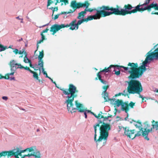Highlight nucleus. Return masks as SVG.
Segmentation results:
<instances>
[{
	"label": "nucleus",
	"instance_id": "nucleus-47",
	"mask_svg": "<svg viewBox=\"0 0 158 158\" xmlns=\"http://www.w3.org/2000/svg\"><path fill=\"white\" fill-rule=\"evenodd\" d=\"M23 69H24L26 70H27L29 71L30 72L31 71H31V69H30V68L29 67H23Z\"/></svg>",
	"mask_w": 158,
	"mask_h": 158
},
{
	"label": "nucleus",
	"instance_id": "nucleus-59",
	"mask_svg": "<svg viewBox=\"0 0 158 158\" xmlns=\"http://www.w3.org/2000/svg\"><path fill=\"white\" fill-rule=\"evenodd\" d=\"M48 78L51 80V81L52 82V83H53V81L52 79L50 77H48Z\"/></svg>",
	"mask_w": 158,
	"mask_h": 158
},
{
	"label": "nucleus",
	"instance_id": "nucleus-13",
	"mask_svg": "<svg viewBox=\"0 0 158 158\" xmlns=\"http://www.w3.org/2000/svg\"><path fill=\"white\" fill-rule=\"evenodd\" d=\"M15 149H14L10 152L6 151H3L0 153V157L2 156H5L7 155L9 156H14L15 158H18V153L15 152L14 151Z\"/></svg>",
	"mask_w": 158,
	"mask_h": 158
},
{
	"label": "nucleus",
	"instance_id": "nucleus-24",
	"mask_svg": "<svg viewBox=\"0 0 158 158\" xmlns=\"http://www.w3.org/2000/svg\"><path fill=\"white\" fill-rule=\"evenodd\" d=\"M102 96L104 98L105 102H107L108 100H109V98L108 97V94L107 93H106V94H103L102 93Z\"/></svg>",
	"mask_w": 158,
	"mask_h": 158
},
{
	"label": "nucleus",
	"instance_id": "nucleus-51",
	"mask_svg": "<svg viewBox=\"0 0 158 158\" xmlns=\"http://www.w3.org/2000/svg\"><path fill=\"white\" fill-rule=\"evenodd\" d=\"M25 55V57H24V58H27V54L26 52L25 51V50H24V53H23Z\"/></svg>",
	"mask_w": 158,
	"mask_h": 158
},
{
	"label": "nucleus",
	"instance_id": "nucleus-52",
	"mask_svg": "<svg viewBox=\"0 0 158 158\" xmlns=\"http://www.w3.org/2000/svg\"><path fill=\"white\" fill-rule=\"evenodd\" d=\"M40 35L41 36V39L43 40L45 39L44 36V35L42 33H41Z\"/></svg>",
	"mask_w": 158,
	"mask_h": 158
},
{
	"label": "nucleus",
	"instance_id": "nucleus-12",
	"mask_svg": "<svg viewBox=\"0 0 158 158\" xmlns=\"http://www.w3.org/2000/svg\"><path fill=\"white\" fill-rule=\"evenodd\" d=\"M156 47H157L153 52H152V50H151L146 54V55L148 57L151 62L154 59H158V44L155 46L154 48Z\"/></svg>",
	"mask_w": 158,
	"mask_h": 158
},
{
	"label": "nucleus",
	"instance_id": "nucleus-55",
	"mask_svg": "<svg viewBox=\"0 0 158 158\" xmlns=\"http://www.w3.org/2000/svg\"><path fill=\"white\" fill-rule=\"evenodd\" d=\"M52 83H54L56 87L57 88H60V87L57 86L56 83L55 82L53 81V82Z\"/></svg>",
	"mask_w": 158,
	"mask_h": 158
},
{
	"label": "nucleus",
	"instance_id": "nucleus-43",
	"mask_svg": "<svg viewBox=\"0 0 158 158\" xmlns=\"http://www.w3.org/2000/svg\"><path fill=\"white\" fill-rule=\"evenodd\" d=\"M135 105V103H133L132 102H131L128 105V106H129L131 108H133L134 106Z\"/></svg>",
	"mask_w": 158,
	"mask_h": 158
},
{
	"label": "nucleus",
	"instance_id": "nucleus-15",
	"mask_svg": "<svg viewBox=\"0 0 158 158\" xmlns=\"http://www.w3.org/2000/svg\"><path fill=\"white\" fill-rule=\"evenodd\" d=\"M82 6H83L81 4V3H77L75 1H72L71 2V6L73 8V10H75L77 9L82 7Z\"/></svg>",
	"mask_w": 158,
	"mask_h": 158
},
{
	"label": "nucleus",
	"instance_id": "nucleus-56",
	"mask_svg": "<svg viewBox=\"0 0 158 158\" xmlns=\"http://www.w3.org/2000/svg\"><path fill=\"white\" fill-rule=\"evenodd\" d=\"M13 45H10L8 48L7 47V48H12L13 49H14V48H12V47H13Z\"/></svg>",
	"mask_w": 158,
	"mask_h": 158
},
{
	"label": "nucleus",
	"instance_id": "nucleus-57",
	"mask_svg": "<svg viewBox=\"0 0 158 158\" xmlns=\"http://www.w3.org/2000/svg\"><path fill=\"white\" fill-rule=\"evenodd\" d=\"M38 47H39V45H38V44H37V49L36 51H35V53L36 51H37L38 50Z\"/></svg>",
	"mask_w": 158,
	"mask_h": 158
},
{
	"label": "nucleus",
	"instance_id": "nucleus-1",
	"mask_svg": "<svg viewBox=\"0 0 158 158\" xmlns=\"http://www.w3.org/2000/svg\"><path fill=\"white\" fill-rule=\"evenodd\" d=\"M148 57L147 56L145 60L142 63V64L139 67H138V65L137 63H129L128 65L130 66L129 68L126 67L122 66H117V67L123 68L125 70H128V72L130 74V76L128 77L130 79H137L142 76L143 73L145 72L147 69L146 67L148 64H149L150 62Z\"/></svg>",
	"mask_w": 158,
	"mask_h": 158
},
{
	"label": "nucleus",
	"instance_id": "nucleus-39",
	"mask_svg": "<svg viewBox=\"0 0 158 158\" xmlns=\"http://www.w3.org/2000/svg\"><path fill=\"white\" fill-rule=\"evenodd\" d=\"M24 61L25 63H31V60L27 57V58H24Z\"/></svg>",
	"mask_w": 158,
	"mask_h": 158
},
{
	"label": "nucleus",
	"instance_id": "nucleus-35",
	"mask_svg": "<svg viewBox=\"0 0 158 158\" xmlns=\"http://www.w3.org/2000/svg\"><path fill=\"white\" fill-rule=\"evenodd\" d=\"M140 131L138 132L135 135V136H134V138H132V139H133L134 138H135L136 136H139L140 135H141V134L142 135V133H141V131L140 130Z\"/></svg>",
	"mask_w": 158,
	"mask_h": 158
},
{
	"label": "nucleus",
	"instance_id": "nucleus-64",
	"mask_svg": "<svg viewBox=\"0 0 158 158\" xmlns=\"http://www.w3.org/2000/svg\"><path fill=\"white\" fill-rule=\"evenodd\" d=\"M23 40L22 38H21L20 39H19V40H18V41H22Z\"/></svg>",
	"mask_w": 158,
	"mask_h": 158
},
{
	"label": "nucleus",
	"instance_id": "nucleus-54",
	"mask_svg": "<svg viewBox=\"0 0 158 158\" xmlns=\"http://www.w3.org/2000/svg\"><path fill=\"white\" fill-rule=\"evenodd\" d=\"M49 24V23H47V24H46L45 25H43L42 26H40V27H39L40 28H41V27H44L45 26H48V25Z\"/></svg>",
	"mask_w": 158,
	"mask_h": 158
},
{
	"label": "nucleus",
	"instance_id": "nucleus-11",
	"mask_svg": "<svg viewBox=\"0 0 158 158\" xmlns=\"http://www.w3.org/2000/svg\"><path fill=\"white\" fill-rule=\"evenodd\" d=\"M75 106L74 105L75 110H69L70 112L72 113L73 112H75L76 110H77L78 111L80 112H84L85 116V118H87V110H85L83 109V105L78 102L77 101H75Z\"/></svg>",
	"mask_w": 158,
	"mask_h": 158
},
{
	"label": "nucleus",
	"instance_id": "nucleus-23",
	"mask_svg": "<svg viewBox=\"0 0 158 158\" xmlns=\"http://www.w3.org/2000/svg\"><path fill=\"white\" fill-rule=\"evenodd\" d=\"M43 66H44V65H43V66H42L41 65L39 66L40 67L39 68V70L40 71V73L41 72V70L42 69V72H43V74L45 75V77H46L48 78L49 77L48 76L47 74L46 73V72L45 71H44V68H43Z\"/></svg>",
	"mask_w": 158,
	"mask_h": 158
},
{
	"label": "nucleus",
	"instance_id": "nucleus-28",
	"mask_svg": "<svg viewBox=\"0 0 158 158\" xmlns=\"http://www.w3.org/2000/svg\"><path fill=\"white\" fill-rule=\"evenodd\" d=\"M135 126L136 127V128H139V129H141L142 128V124L141 123L138 122H135L134 123Z\"/></svg>",
	"mask_w": 158,
	"mask_h": 158
},
{
	"label": "nucleus",
	"instance_id": "nucleus-22",
	"mask_svg": "<svg viewBox=\"0 0 158 158\" xmlns=\"http://www.w3.org/2000/svg\"><path fill=\"white\" fill-rule=\"evenodd\" d=\"M87 113H91L95 117L99 119H102V118L103 117L102 115H101L100 114H98V116H97L96 114H95L93 112H91V111L89 110H87Z\"/></svg>",
	"mask_w": 158,
	"mask_h": 158
},
{
	"label": "nucleus",
	"instance_id": "nucleus-5",
	"mask_svg": "<svg viewBox=\"0 0 158 158\" xmlns=\"http://www.w3.org/2000/svg\"><path fill=\"white\" fill-rule=\"evenodd\" d=\"M131 80L127 81L128 86L127 91L130 94H140L143 91V89L141 82L136 80V79H131Z\"/></svg>",
	"mask_w": 158,
	"mask_h": 158
},
{
	"label": "nucleus",
	"instance_id": "nucleus-7",
	"mask_svg": "<svg viewBox=\"0 0 158 158\" xmlns=\"http://www.w3.org/2000/svg\"><path fill=\"white\" fill-rule=\"evenodd\" d=\"M77 20L75 19L72 21L69 24H61L59 25L58 24H55L52 26L50 31L52 32V34L54 35L56 32L60 30L61 28L64 27H71L70 29L72 30H77L78 28V26L77 25Z\"/></svg>",
	"mask_w": 158,
	"mask_h": 158
},
{
	"label": "nucleus",
	"instance_id": "nucleus-61",
	"mask_svg": "<svg viewBox=\"0 0 158 158\" xmlns=\"http://www.w3.org/2000/svg\"><path fill=\"white\" fill-rule=\"evenodd\" d=\"M16 19H19V20H21V19H22V18H19V16H18V17H16Z\"/></svg>",
	"mask_w": 158,
	"mask_h": 158
},
{
	"label": "nucleus",
	"instance_id": "nucleus-48",
	"mask_svg": "<svg viewBox=\"0 0 158 158\" xmlns=\"http://www.w3.org/2000/svg\"><path fill=\"white\" fill-rule=\"evenodd\" d=\"M48 29L47 28L43 30L41 32V33H42V34H43V33L47 32H48Z\"/></svg>",
	"mask_w": 158,
	"mask_h": 158
},
{
	"label": "nucleus",
	"instance_id": "nucleus-29",
	"mask_svg": "<svg viewBox=\"0 0 158 158\" xmlns=\"http://www.w3.org/2000/svg\"><path fill=\"white\" fill-rule=\"evenodd\" d=\"M81 4L82 5V7H85V8H88L89 5V3L88 2V1H85V3H82Z\"/></svg>",
	"mask_w": 158,
	"mask_h": 158
},
{
	"label": "nucleus",
	"instance_id": "nucleus-45",
	"mask_svg": "<svg viewBox=\"0 0 158 158\" xmlns=\"http://www.w3.org/2000/svg\"><path fill=\"white\" fill-rule=\"evenodd\" d=\"M62 14H63L62 12L60 13L59 14H58V15H56L54 17H53V18L52 17V19H53L54 20H56L58 18L59 16L60 15H62Z\"/></svg>",
	"mask_w": 158,
	"mask_h": 158
},
{
	"label": "nucleus",
	"instance_id": "nucleus-9",
	"mask_svg": "<svg viewBox=\"0 0 158 158\" xmlns=\"http://www.w3.org/2000/svg\"><path fill=\"white\" fill-rule=\"evenodd\" d=\"M37 150L35 146L27 148L24 150H21L18 148L15 149L14 151L18 153V158H28L30 156V154H33Z\"/></svg>",
	"mask_w": 158,
	"mask_h": 158
},
{
	"label": "nucleus",
	"instance_id": "nucleus-4",
	"mask_svg": "<svg viewBox=\"0 0 158 158\" xmlns=\"http://www.w3.org/2000/svg\"><path fill=\"white\" fill-rule=\"evenodd\" d=\"M61 90L63 93L67 95L66 97L67 98L65 102V103L67 105L68 110L69 111V110H75L74 105L73 102L74 101V98L76 96L74 95V94L76 90V88L73 85H70L69 89H66V90L64 89L59 88Z\"/></svg>",
	"mask_w": 158,
	"mask_h": 158
},
{
	"label": "nucleus",
	"instance_id": "nucleus-14",
	"mask_svg": "<svg viewBox=\"0 0 158 158\" xmlns=\"http://www.w3.org/2000/svg\"><path fill=\"white\" fill-rule=\"evenodd\" d=\"M102 123V119H98V122L96 123L94 125V140L96 141H96L97 140L96 139V131L97 130V128L100 127V124Z\"/></svg>",
	"mask_w": 158,
	"mask_h": 158
},
{
	"label": "nucleus",
	"instance_id": "nucleus-3",
	"mask_svg": "<svg viewBox=\"0 0 158 158\" xmlns=\"http://www.w3.org/2000/svg\"><path fill=\"white\" fill-rule=\"evenodd\" d=\"M110 117L108 116L107 118L103 117L102 118V123L100 124V136L96 141L97 144L102 142L103 145H104L106 143L109 135V131L110 130L111 127L109 123H105V121L108 120V118Z\"/></svg>",
	"mask_w": 158,
	"mask_h": 158
},
{
	"label": "nucleus",
	"instance_id": "nucleus-18",
	"mask_svg": "<svg viewBox=\"0 0 158 158\" xmlns=\"http://www.w3.org/2000/svg\"><path fill=\"white\" fill-rule=\"evenodd\" d=\"M135 132V130H129L128 129H126L124 133L128 137L132 139V138H131L132 137V135L134 134Z\"/></svg>",
	"mask_w": 158,
	"mask_h": 158
},
{
	"label": "nucleus",
	"instance_id": "nucleus-41",
	"mask_svg": "<svg viewBox=\"0 0 158 158\" xmlns=\"http://www.w3.org/2000/svg\"><path fill=\"white\" fill-rule=\"evenodd\" d=\"M74 11H75V10H70L69 12H64V13H63V14H69V13H73L74 12Z\"/></svg>",
	"mask_w": 158,
	"mask_h": 158
},
{
	"label": "nucleus",
	"instance_id": "nucleus-31",
	"mask_svg": "<svg viewBox=\"0 0 158 158\" xmlns=\"http://www.w3.org/2000/svg\"><path fill=\"white\" fill-rule=\"evenodd\" d=\"M152 3H153L154 5L153 8H154L155 10H158V4L157 3L154 2H152Z\"/></svg>",
	"mask_w": 158,
	"mask_h": 158
},
{
	"label": "nucleus",
	"instance_id": "nucleus-25",
	"mask_svg": "<svg viewBox=\"0 0 158 158\" xmlns=\"http://www.w3.org/2000/svg\"><path fill=\"white\" fill-rule=\"evenodd\" d=\"M101 72H99L98 73V77L100 81L103 84H106V81H104L103 79H102L101 78Z\"/></svg>",
	"mask_w": 158,
	"mask_h": 158
},
{
	"label": "nucleus",
	"instance_id": "nucleus-30",
	"mask_svg": "<svg viewBox=\"0 0 158 158\" xmlns=\"http://www.w3.org/2000/svg\"><path fill=\"white\" fill-rule=\"evenodd\" d=\"M112 65H110L109 67H108V68L106 69H103L102 71H101L100 72H101V73L102 72H110L111 70H110V69L111 68V67H112Z\"/></svg>",
	"mask_w": 158,
	"mask_h": 158
},
{
	"label": "nucleus",
	"instance_id": "nucleus-6",
	"mask_svg": "<svg viewBox=\"0 0 158 158\" xmlns=\"http://www.w3.org/2000/svg\"><path fill=\"white\" fill-rule=\"evenodd\" d=\"M109 10L108 6H102L99 10H97V13L95 15L89 16L86 18L80 19L76 23L77 25L78 26V25L81 24L84 22H87L93 19H99L101 16L105 17L106 16L104 15L106 14L107 11H105V10Z\"/></svg>",
	"mask_w": 158,
	"mask_h": 158
},
{
	"label": "nucleus",
	"instance_id": "nucleus-63",
	"mask_svg": "<svg viewBox=\"0 0 158 158\" xmlns=\"http://www.w3.org/2000/svg\"><path fill=\"white\" fill-rule=\"evenodd\" d=\"M30 63V66L31 67L33 68V65L31 64V63Z\"/></svg>",
	"mask_w": 158,
	"mask_h": 158
},
{
	"label": "nucleus",
	"instance_id": "nucleus-49",
	"mask_svg": "<svg viewBox=\"0 0 158 158\" xmlns=\"http://www.w3.org/2000/svg\"><path fill=\"white\" fill-rule=\"evenodd\" d=\"M2 98L5 101H7L8 99L7 97V96H3Z\"/></svg>",
	"mask_w": 158,
	"mask_h": 158
},
{
	"label": "nucleus",
	"instance_id": "nucleus-20",
	"mask_svg": "<svg viewBox=\"0 0 158 158\" xmlns=\"http://www.w3.org/2000/svg\"><path fill=\"white\" fill-rule=\"evenodd\" d=\"M30 156H33L35 158H41V154L40 152L37 149L33 154H30Z\"/></svg>",
	"mask_w": 158,
	"mask_h": 158
},
{
	"label": "nucleus",
	"instance_id": "nucleus-58",
	"mask_svg": "<svg viewBox=\"0 0 158 158\" xmlns=\"http://www.w3.org/2000/svg\"><path fill=\"white\" fill-rule=\"evenodd\" d=\"M55 1H56V2L55 3V5H56L57 4V3H59V0H56Z\"/></svg>",
	"mask_w": 158,
	"mask_h": 158
},
{
	"label": "nucleus",
	"instance_id": "nucleus-2",
	"mask_svg": "<svg viewBox=\"0 0 158 158\" xmlns=\"http://www.w3.org/2000/svg\"><path fill=\"white\" fill-rule=\"evenodd\" d=\"M154 6L153 3H151L150 5H147L144 8H143L142 5H138L135 8L131 10L133 8L130 5H125L124 9H119L118 8H110L108 7L109 10L106 12V14L105 16L109 15L112 14H114L116 15H125L126 14H131L132 13H135L137 11H144L145 10L150 9L151 8L153 7Z\"/></svg>",
	"mask_w": 158,
	"mask_h": 158
},
{
	"label": "nucleus",
	"instance_id": "nucleus-16",
	"mask_svg": "<svg viewBox=\"0 0 158 158\" xmlns=\"http://www.w3.org/2000/svg\"><path fill=\"white\" fill-rule=\"evenodd\" d=\"M123 101L121 100L118 99H113L111 100V103L114 105V107L115 108L116 107H118L121 105Z\"/></svg>",
	"mask_w": 158,
	"mask_h": 158
},
{
	"label": "nucleus",
	"instance_id": "nucleus-38",
	"mask_svg": "<svg viewBox=\"0 0 158 158\" xmlns=\"http://www.w3.org/2000/svg\"><path fill=\"white\" fill-rule=\"evenodd\" d=\"M112 65V66L111 67V68L110 69V70H111V72H114V71L116 69V65Z\"/></svg>",
	"mask_w": 158,
	"mask_h": 158
},
{
	"label": "nucleus",
	"instance_id": "nucleus-33",
	"mask_svg": "<svg viewBox=\"0 0 158 158\" xmlns=\"http://www.w3.org/2000/svg\"><path fill=\"white\" fill-rule=\"evenodd\" d=\"M109 86L107 85H105L102 87V88L103 89H104V91L102 92L103 94H106V90L108 88Z\"/></svg>",
	"mask_w": 158,
	"mask_h": 158
},
{
	"label": "nucleus",
	"instance_id": "nucleus-32",
	"mask_svg": "<svg viewBox=\"0 0 158 158\" xmlns=\"http://www.w3.org/2000/svg\"><path fill=\"white\" fill-rule=\"evenodd\" d=\"M7 48V46L3 47L2 45L0 44V52L4 51Z\"/></svg>",
	"mask_w": 158,
	"mask_h": 158
},
{
	"label": "nucleus",
	"instance_id": "nucleus-34",
	"mask_svg": "<svg viewBox=\"0 0 158 158\" xmlns=\"http://www.w3.org/2000/svg\"><path fill=\"white\" fill-rule=\"evenodd\" d=\"M102 7H101V8ZM100 9H99V10H100ZM96 10L95 9H94V10H90V9H88V8H85L84 10V11H85V12H86V11H88V12H92L94 10ZM97 10H96V12L97 11ZM96 13H97V12H96ZM97 13H96V14Z\"/></svg>",
	"mask_w": 158,
	"mask_h": 158
},
{
	"label": "nucleus",
	"instance_id": "nucleus-10",
	"mask_svg": "<svg viewBox=\"0 0 158 158\" xmlns=\"http://www.w3.org/2000/svg\"><path fill=\"white\" fill-rule=\"evenodd\" d=\"M143 125V127L141 128L140 129L142 135L144 138L145 139L149 140V139L148 137V135L150 132L152 131V128H151L150 129L148 128L150 127V125L148 124L147 122L144 123Z\"/></svg>",
	"mask_w": 158,
	"mask_h": 158
},
{
	"label": "nucleus",
	"instance_id": "nucleus-27",
	"mask_svg": "<svg viewBox=\"0 0 158 158\" xmlns=\"http://www.w3.org/2000/svg\"><path fill=\"white\" fill-rule=\"evenodd\" d=\"M117 66H118V65H116V69L114 71V73L116 74L117 75H118L120 74V70H121V69H120V68L119 67L118 68L117 67Z\"/></svg>",
	"mask_w": 158,
	"mask_h": 158
},
{
	"label": "nucleus",
	"instance_id": "nucleus-42",
	"mask_svg": "<svg viewBox=\"0 0 158 158\" xmlns=\"http://www.w3.org/2000/svg\"><path fill=\"white\" fill-rule=\"evenodd\" d=\"M53 2L52 0H48L47 6L50 5L51 4L53 3Z\"/></svg>",
	"mask_w": 158,
	"mask_h": 158
},
{
	"label": "nucleus",
	"instance_id": "nucleus-40",
	"mask_svg": "<svg viewBox=\"0 0 158 158\" xmlns=\"http://www.w3.org/2000/svg\"><path fill=\"white\" fill-rule=\"evenodd\" d=\"M60 2H64L65 5L69 3L68 0H60Z\"/></svg>",
	"mask_w": 158,
	"mask_h": 158
},
{
	"label": "nucleus",
	"instance_id": "nucleus-21",
	"mask_svg": "<svg viewBox=\"0 0 158 158\" xmlns=\"http://www.w3.org/2000/svg\"><path fill=\"white\" fill-rule=\"evenodd\" d=\"M86 14V12H85L84 11H81L78 13L77 18L79 19H84V18Z\"/></svg>",
	"mask_w": 158,
	"mask_h": 158
},
{
	"label": "nucleus",
	"instance_id": "nucleus-50",
	"mask_svg": "<svg viewBox=\"0 0 158 158\" xmlns=\"http://www.w3.org/2000/svg\"><path fill=\"white\" fill-rule=\"evenodd\" d=\"M24 49H23L22 51L21 50H20V51L19 50L18 53L19 54H22L23 53H24Z\"/></svg>",
	"mask_w": 158,
	"mask_h": 158
},
{
	"label": "nucleus",
	"instance_id": "nucleus-44",
	"mask_svg": "<svg viewBox=\"0 0 158 158\" xmlns=\"http://www.w3.org/2000/svg\"><path fill=\"white\" fill-rule=\"evenodd\" d=\"M119 131H120V130H122L123 131H125L127 128L125 127H123L122 126H119Z\"/></svg>",
	"mask_w": 158,
	"mask_h": 158
},
{
	"label": "nucleus",
	"instance_id": "nucleus-17",
	"mask_svg": "<svg viewBox=\"0 0 158 158\" xmlns=\"http://www.w3.org/2000/svg\"><path fill=\"white\" fill-rule=\"evenodd\" d=\"M44 56V51L43 50L41 52H40V55L38 57V66L41 65L42 66H43L44 64L43 60L42 59L43 57Z\"/></svg>",
	"mask_w": 158,
	"mask_h": 158
},
{
	"label": "nucleus",
	"instance_id": "nucleus-60",
	"mask_svg": "<svg viewBox=\"0 0 158 158\" xmlns=\"http://www.w3.org/2000/svg\"><path fill=\"white\" fill-rule=\"evenodd\" d=\"M127 117L125 118V120H127V119L128 118V114L127 113Z\"/></svg>",
	"mask_w": 158,
	"mask_h": 158
},
{
	"label": "nucleus",
	"instance_id": "nucleus-8",
	"mask_svg": "<svg viewBox=\"0 0 158 158\" xmlns=\"http://www.w3.org/2000/svg\"><path fill=\"white\" fill-rule=\"evenodd\" d=\"M9 64L10 66V70L11 71V73L6 74L4 78L6 79L10 80H14L15 81V79L14 77H10V76L13 75L16 72L17 69L18 68L22 69L23 67L21 64H18L16 61L14 60L10 61Z\"/></svg>",
	"mask_w": 158,
	"mask_h": 158
},
{
	"label": "nucleus",
	"instance_id": "nucleus-36",
	"mask_svg": "<svg viewBox=\"0 0 158 158\" xmlns=\"http://www.w3.org/2000/svg\"><path fill=\"white\" fill-rule=\"evenodd\" d=\"M153 128H155L156 130H158V122H156L155 123V125H152Z\"/></svg>",
	"mask_w": 158,
	"mask_h": 158
},
{
	"label": "nucleus",
	"instance_id": "nucleus-62",
	"mask_svg": "<svg viewBox=\"0 0 158 158\" xmlns=\"http://www.w3.org/2000/svg\"><path fill=\"white\" fill-rule=\"evenodd\" d=\"M139 97H140V98H142L143 99V96H142V95H141L140 94H139Z\"/></svg>",
	"mask_w": 158,
	"mask_h": 158
},
{
	"label": "nucleus",
	"instance_id": "nucleus-26",
	"mask_svg": "<svg viewBox=\"0 0 158 158\" xmlns=\"http://www.w3.org/2000/svg\"><path fill=\"white\" fill-rule=\"evenodd\" d=\"M30 71V73L33 74V77L36 80H39L38 74L32 71Z\"/></svg>",
	"mask_w": 158,
	"mask_h": 158
},
{
	"label": "nucleus",
	"instance_id": "nucleus-53",
	"mask_svg": "<svg viewBox=\"0 0 158 158\" xmlns=\"http://www.w3.org/2000/svg\"><path fill=\"white\" fill-rule=\"evenodd\" d=\"M43 40L41 39L37 41V44H40L43 41Z\"/></svg>",
	"mask_w": 158,
	"mask_h": 158
},
{
	"label": "nucleus",
	"instance_id": "nucleus-19",
	"mask_svg": "<svg viewBox=\"0 0 158 158\" xmlns=\"http://www.w3.org/2000/svg\"><path fill=\"white\" fill-rule=\"evenodd\" d=\"M120 106H121V110L123 111H125V112L127 113V111L129 110L128 104L125 102H122Z\"/></svg>",
	"mask_w": 158,
	"mask_h": 158
},
{
	"label": "nucleus",
	"instance_id": "nucleus-46",
	"mask_svg": "<svg viewBox=\"0 0 158 158\" xmlns=\"http://www.w3.org/2000/svg\"><path fill=\"white\" fill-rule=\"evenodd\" d=\"M14 50L13 52L16 54H17L18 53L19 50L17 49H14Z\"/></svg>",
	"mask_w": 158,
	"mask_h": 158
},
{
	"label": "nucleus",
	"instance_id": "nucleus-37",
	"mask_svg": "<svg viewBox=\"0 0 158 158\" xmlns=\"http://www.w3.org/2000/svg\"><path fill=\"white\" fill-rule=\"evenodd\" d=\"M49 9L52 10V17L53 16V15L55 11V10L56 9V11H57L58 10L57 7L53 8V7H51L49 8Z\"/></svg>",
	"mask_w": 158,
	"mask_h": 158
}]
</instances>
